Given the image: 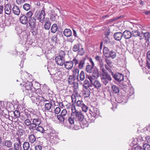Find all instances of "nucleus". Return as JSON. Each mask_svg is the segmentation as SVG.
<instances>
[{
  "mask_svg": "<svg viewBox=\"0 0 150 150\" xmlns=\"http://www.w3.org/2000/svg\"><path fill=\"white\" fill-rule=\"evenodd\" d=\"M73 104L71 107L72 111L71 117L68 118V122L71 124L74 123V120L80 122H82L83 121L84 117L81 111H78L76 110L75 105Z\"/></svg>",
  "mask_w": 150,
  "mask_h": 150,
  "instance_id": "1",
  "label": "nucleus"
},
{
  "mask_svg": "<svg viewBox=\"0 0 150 150\" xmlns=\"http://www.w3.org/2000/svg\"><path fill=\"white\" fill-rule=\"evenodd\" d=\"M33 15V12L31 11H28L25 15L21 14L19 18L20 23L23 24H26L28 23V18H31Z\"/></svg>",
  "mask_w": 150,
  "mask_h": 150,
  "instance_id": "2",
  "label": "nucleus"
},
{
  "mask_svg": "<svg viewBox=\"0 0 150 150\" xmlns=\"http://www.w3.org/2000/svg\"><path fill=\"white\" fill-rule=\"evenodd\" d=\"M45 9L44 8V6H43L41 11H36L34 15L36 19L39 20L41 23H43L44 21Z\"/></svg>",
  "mask_w": 150,
  "mask_h": 150,
  "instance_id": "3",
  "label": "nucleus"
},
{
  "mask_svg": "<svg viewBox=\"0 0 150 150\" xmlns=\"http://www.w3.org/2000/svg\"><path fill=\"white\" fill-rule=\"evenodd\" d=\"M69 115L66 110L63 109L59 115H57V118L60 121L64 122L65 120H68V118H70Z\"/></svg>",
  "mask_w": 150,
  "mask_h": 150,
  "instance_id": "4",
  "label": "nucleus"
},
{
  "mask_svg": "<svg viewBox=\"0 0 150 150\" xmlns=\"http://www.w3.org/2000/svg\"><path fill=\"white\" fill-rule=\"evenodd\" d=\"M88 78L91 84L95 88L98 89L100 88L101 87L102 84L100 81L97 80L93 79L91 76L89 75L88 76Z\"/></svg>",
  "mask_w": 150,
  "mask_h": 150,
  "instance_id": "5",
  "label": "nucleus"
},
{
  "mask_svg": "<svg viewBox=\"0 0 150 150\" xmlns=\"http://www.w3.org/2000/svg\"><path fill=\"white\" fill-rule=\"evenodd\" d=\"M100 77L102 82L105 86L112 79L111 76L108 74L100 75Z\"/></svg>",
  "mask_w": 150,
  "mask_h": 150,
  "instance_id": "6",
  "label": "nucleus"
},
{
  "mask_svg": "<svg viewBox=\"0 0 150 150\" xmlns=\"http://www.w3.org/2000/svg\"><path fill=\"white\" fill-rule=\"evenodd\" d=\"M112 75L114 79L119 83L121 82L124 80V76L122 73L117 72L114 74L112 72Z\"/></svg>",
  "mask_w": 150,
  "mask_h": 150,
  "instance_id": "7",
  "label": "nucleus"
},
{
  "mask_svg": "<svg viewBox=\"0 0 150 150\" xmlns=\"http://www.w3.org/2000/svg\"><path fill=\"white\" fill-rule=\"evenodd\" d=\"M90 113L91 116L94 117H98L99 115L100 112L99 110L96 108H95L92 105L89 109Z\"/></svg>",
  "mask_w": 150,
  "mask_h": 150,
  "instance_id": "8",
  "label": "nucleus"
},
{
  "mask_svg": "<svg viewBox=\"0 0 150 150\" xmlns=\"http://www.w3.org/2000/svg\"><path fill=\"white\" fill-rule=\"evenodd\" d=\"M50 19L51 21L56 22L59 18V16L55 13L54 11L52 10L50 14Z\"/></svg>",
  "mask_w": 150,
  "mask_h": 150,
  "instance_id": "9",
  "label": "nucleus"
},
{
  "mask_svg": "<svg viewBox=\"0 0 150 150\" xmlns=\"http://www.w3.org/2000/svg\"><path fill=\"white\" fill-rule=\"evenodd\" d=\"M65 59L57 56L55 58V61L57 64L59 65L63 66L65 62Z\"/></svg>",
  "mask_w": 150,
  "mask_h": 150,
  "instance_id": "10",
  "label": "nucleus"
},
{
  "mask_svg": "<svg viewBox=\"0 0 150 150\" xmlns=\"http://www.w3.org/2000/svg\"><path fill=\"white\" fill-rule=\"evenodd\" d=\"M12 6L10 4H7L5 6L4 11L5 14L10 15L11 12Z\"/></svg>",
  "mask_w": 150,
  "mask_h": 150,
  "instance_id": "11",
  "label": "nucleus"
},
{
  "mask_svg": "<svg viewBox=\"0 0 150 150\" xmlns=\"http://www.w3.org/2000/svg\"><path fill=\"white\" fill-rule=\"evenodd\" d=\"M36 20L33 17L29 18L28 22L31 28H35L36 25Z\"/></svg>",
  "mask_w": 150,
  "mask_h": 150,
  "instance_id": "12",
  "label": "nucleus"
},
{
  "mask_svg": "<svg viewBox=\"0 0 150 150\" xmlns=\"http://www.w3.org/2000/svg\"><path fill=\"white\" fill-rule=\"evenodd\" d=\"M79 96V95L77 89H74L73 91V94L71 96L72 103H75L76 102V96Z\"/></svg>",
  "mask_w": 150,
  "mask_h": 150,
  "instance_id": "13",
  "label": "nucleus"
},
{
  "mask_svg": "<svg viewBox=\"0 0 150 150\" xmlns=\"http://www.w3.org/2000/svg\"><path fill=\"white\" fill-rule=\"evenodd\" d=\"M123 36V33L121 32H116L113 35L114 39L119 41H120L122 39Z\"/></svg>",
  "mask_w": 150,
  "mask_h": 150,
  "instance_id": "14",
  "label": "nucleus"
},
{
  "mask_svg": "<svg viewBox=\"0 0 150 150\" xmlns=\"http://www.w3.org/2000/svg\"><path fill=\"white\" fill-rule=\"evenodd\" d=\"M52 142L54 144H56L58 143L59 139L58 135L57 134H54L53 136L50 137Z\"/></svg>",
  "mask_w": 150,
  "mask_h": 150,
  "instance_id": "15",
  "label": "nucleus"
},
{
  "mask_svg": "<svg viewBox=\"0 0 150 150\" xmlns=\"http://www.w3.org/2000/svg\"><path fill=\"white\" fill-rule=\"evenodd\" d=\"M64 64L65 68L68 70L71 69L73 67L71 61H65Z\"/></svg>",
  "mask_w": 150,
  "mask_h": 150,
  "instance_id": "16",
  "label": "nucleus"
},
{
  "mask_svg": "<svg viewBox=\"0 0 150 150\" xmlns=\"http://www.w3.org/2000/svg\"><path fill=\"white\" fill-rule=\"evenodd\" d=\"M98 69L96 67H95L94 69L91 72L92 74V76L95 78H98L99 76V73Z\"/></svg>",
  "mask_w": 150,
  "mask_h": 150,
  "instance_id": "17",
  "label": "nucleus"
},
{
  "mask_svg": "<svg viewBox=\"0 0 150 150\" xmlns=\"http://www.w3.org/2000/svg\"><path fill=\"white\" fill-rule=\"evenodd\" d=\"M132 35L134 37H138L140 40L142 37V32L139 31L138 30H133L132 31Z\"/></svg>",
  "mask_w": 150,
  "mask_h": 150,
  "instance_id": "18",
  "label": "nucleus"
},
{
  "mask_svg": "<svg viewBox=\"0 0 150 150\" xmlns=\"http://www.w3.org/2000/svg\"><path fill=\"white\" fill-rule=\"evenodd\" d=\"M144 38L146 40L149 41L150 39V33L149 32H146L144 33H142V37L140 40H142Z\"/></svg>",
  "mask_w": 150,
  "mask_h": 150,
  "instance_id": "19",
  "label": "nucleus"
},
{
  "mask_svg": "<svg viewBox=\"0 0 150 150\" xmlns=\"http://www.w3.org/2000/svg\"><path fill=\"white\" fill-rule=\"evenodd\" d=\"M123 35L126 39H129L132 36V33L127 30H125L123 32Z\"/></svg>",
  "mask_w": 150,
  "mask_h": 150,
  "instance_id": "20",
  "label": "nucleus"
},
{
  "mask_svg": "<svg viewBox=\"0 0 150 150\" xmlns=\"http://www.w3.org/2000/svg\"><path fill=\"white\" fill-rule=\"evenodd\" d=\"M41 89L43 93H46L47 94H49V91H50L49 88L48 87L44 84L41 86Z\"/></svg>",
  "mask_w": 150,
  "mask_h": 150,
  "instance_id": "21",
  "label": "nucleus"
},
{
  "mask_svg": "<svg viewBox=\"0 0 150 150\" xmlns=\"http://www.w3.org/2000/svg\"><path fill=\"white\" fill-rule=\"evenodd\" d=\"M12 11L14 14L19 15L20 13V11L18 6L14 5L12 8Z\"/></svg>",
  "mask_w": 150,
  "mask_h": 150,
  "instance_id": "22",
  "label": "nucleus"
},
{
  "mask_svg": "<svg viewBox=\"0 0 150 150\" xmlns=\"http://www.w3.org/2000/svg\"><path fill=\"white\" fill-rule=\"evenodd\" d=\"M73 73V76H74L75 78L76 79H77L79 81V70L77 68H76L72 71Z\"/></svg>",
  "mask_w": 150,
  "mask_h": 150,
  "instance_id": "23",
  "label": "nucleus"
},
{
  "mask_svg": "<svg viewBox=\"0 0 150 150\" xmlns=\"http://www.w3.org/2000/svg\"><path fill=\"white\" fill-rule=\"evenodd\" d=\"M111 89L112 91V93L115 94H117L120 92V89L119 88L115 85L112 84L111 86Z\"/></svg>",
  "mask_w": 150,
  "mask_h": 150,
  "instance_id": "24",
  "label": "nucleus"
},
{
  "mask_svg": "<svg viewBox=\"0 0 150 150\" xmlns=\"http://www.w3.org/2000/svg\"><path fill=\"white\" fill-rule=\"evenodd\" d=\"M64 35L67 37H70L72 35V32L69 29H65L63 32Z\"/></svg>",
  "mask_w": 150,
  "mask_h": 150,
  "instance_id": "25",
  "label": "nucleus"
},
{
  "mask_svg": "<svg viewBox=\"0 0 150 150\" xmlns=\"http://www.w3.org/2000/svg\"><path fill=\"white\" fill-rule=\"evenodd\" d=\"M95 66L91 65L88 64L86 65V71L88 72L89 73H91V72L95 68Z\"/></svg>",
  "mask_w": 150,
  "mask_h": 150,
  "instance_id": "26",
  "label": "nucleus"
},
{
  "mask_svg": "<svg viewBox=\"0 0 150 150\" xmlns=\"http://www.w3.org/2000/svg\"><path fill=\"white\" fill-rule=\"evenodd\" d=\"M28 140L29 142L31 143H33L36 140V138L34 134H32L28 136Z\"/></svg>",
  "mask_w": 150,
  "mask_h": 150,
  "instance_id": "27",
  "label": "nucleus"
},
{
  "mask_svg": "<svg viewBox=\"0 0 150 150\" xmlns=\"http://www.w3.org/2000/svg\"><path fill=\"white\" fill-rule=\"evenodd\" d=\"M86 60L85 57L82 58V59L80 60L79 62V65L78 67L80 69H82L84 66L85 64V61Z\"/></svg>",
  "mask_w": 150,
  "mask_h": 150,
  "instance_id": "28",
  "label": "nucleus"
},
{
  "mask_svg": "<svg viewBox=\"0 0 150 150\" xmlns=\"http://www.w3.org/2000/svg\"><path fill=\"white\" fill-rule=\"evenodd\" d=\"M50 132H54V129L52 128V127L49 126H46V127L45 128V133L47 134L48 135L49 133H50Z\"/></svg>",
  "mask_w": 150,
  "mask_h": 150,
  "instance_id": "29",
  "label": "nucleus"
},
{
  "mask_svg": "<svg viewBox=\"0 0 150 150\" xmlns=\"http://www.w3.org/2000/svg\"><path fill=\"white\" fill-rule=\"evenodd\" d=\"M90 94V91L88 88H85V89H83V94L84 97H88L89 96Z\"/></svg>",
  "mask_w": 150,
  "mask_h": 150,
  "instance_id": "30",
  "label": "nucleus"
},
{
  "mask_svg": "<svg viewBox=\"0 0 150 150\" xmlns=\"http://www.w3.org/2000/svg\"><path fill=\"white\" fill-rule=\"evenodd\" d=\"M75 79H76L75 78L74 76L72 75L69 76L68 79L69 84L70 85L73 84L74 83Z\"/></svg>",
  "mask_w": 150,
  "mask_h": 150,
  "instance_id": "31",
  "label": "nucleus"
},
{
  "mask_svg": "<svg viewBox=\"0 0 150 150\" xmlns=\"http://www.w3.org/2000/svg\"><path fill=\"white\" fill-rule=\"evenodd\" d=\"M51 26V23L50 21L49 20H47L44 25V28L45 30H48L50 28Z\"/></svg>",
  "mask_w": 150,
  "mask_h": 150,
  "instance_id": "32",
  "label": "nucleus"
},
{
  "mask_svg": "<svg viewBox=\"0 0 150 150\" xmlns=\"http://www.w3.org/2000/svg\"><path fill=\"white\" fill-rule=\"evenodd\" d=\"M23 86L25 87L26 90H30L31 88V86H33L32 83L31 82L27 81L25 83L23 84Z\"/></svg>",
  "mask_w": 150,
  "mask_h": 150,
  "instance_id": "33",
  "label": "nucleus"
},
{
  "mask_svg": "<svg viewBox=\"0 0 150 150\" xmlns=\"http://www.w3.org/2000/svg\"><path fill=\"white\" fill-rule=\"evenodd\" d=\"M76 105L77 106L81 107L83 111L86 112L87 111L88 107L85 105L84 104H76Z\"/></svg>",
  "mask_w": 150,
  "mask_h": 150,
  "instance_id": "34",
  "label": "nucleus"
},
{
  "mask_svg": "<svg viewBox=\"0 0 150 150\" xmlns=\"http://www.w3.org/2000/svg\"><path fill=\"white\" fill-rule=\"evenodd\" d=\"M86 76V79L84 81L83 86L85 88H88L90 86V83L88 80L87 79H88V76Z\"/></svg>",
  "mask_w": 150,
  "mask_h": 150,
  "instance_id": "35",
  "label": "nucleus"
},
{
  "mask_svg": "<svg viewBox=\"0 0 150 150\" xmlns=\"http://www.w3.org/2000/svg\"><path fill=\"white\" fill-rule=\"evenodd\" d=\"M95 59L96 61L98 62L99 65H102L103 63L102 59L101 57L97 55L95 57Z\"/></svg>",
  "mask_w": 150,
  "mask_h": 150,
  "instance_id": "36",
  "label": "nucleus"
},
{
  "mask_svg": "<svg viewBox=\"0 0 150 150\" xmlns=\"http://www.w3.org/2000/svg\"><path fill=\"white\" fill-rule=\"evenodd\" d=\"M109 57H110L112 59L115 58L116 56V54L115 52L112 50L109 52Z\"/></svg>",
  "mask_w": 150,
  "mask_h": 150,
  "instance_id": "37",
  "label": "nucleus"
},
{
  "mask_svg": "<svg viewBox=\"0 0 150 150\" xmlns=\"http://www.w3.org/2000/svg\"><path fill=\"white\" fill-rule=\"evenodd\" d=\"M81 44H76L74 45L72 47V50L74 52H77L80 49Z\"/></svg>",
  "mask_w": 150,
  "mask_h": 150,
  "instance_id": "38",
  "label": "nucleus"
},
{
  "mask_svg": "<svg viewBox=\"0 0 150 150\" xmlns=\"http://www.w3.org/2000/svg\"><path fill=\"white\" fill-rule=\"evenodd\" d=\"M66 52L64 51L60 50L59 53V55L57 56L65 59Z\"/></svg>",
  "mask_w": 150,
  "mask_h": 150,
  "instance_id": "39",
  "label": "nucleus"
},
{
  "mask_svg": "<svg viewBox=\"0 0 150 150\" xmlns=\"http://www.w3.org/2000/svg\"><path fill=\"white\" fill-rule=\"evenodd\" d=\"M30 147L29 143L28 142H25L23 144V148L24 150H28Z\"/></svg>",
  "mask_w": 150,
  "mask_h": 150,
  "instance_id": "40",
  "label": "nucleus"
},
{
  "mask_svg": "<svg viewBox=\"0 0 150 150\" xmlns=\"http://www.w3.org/2000/svg\"><path fill=\"white\" fill-rule=\"evenodd\" d=\"M57 25L56 23L54 24L51 28V32L53 33H55L57 29Z\"/></svg>",
  "mask_w": 150,
  "mask_h": 150,
  "instance_id": "41",
  "label": "nucleus"
},
{
  "mask_svg": "<svg viewBox=\"0 0 150 150\" xmlns=\"http://www.w3.org/2000/svg\"><path fill=\"white\" fill-rule=\"evenodd\" d=\"M144 130L146 134L150 135V124L146 126V127L144 128Z\"/></svg>",
  "mask_w": 150,
  "mask_h": 150,
  "instance_id": "42",
  "label": "nucleus"
},
{
  "mask_svg": "<svg viewBox=\"0 0 150 150\" xmlns=\"http://www.w3.org/2000/svg\"><path fill=\"white\" fill-rule=\"evenodd\" d=\"M12 143L10 140H6L4 142V145L7 147L9 148L12 147Z\"/></svg>",
  "mask_w": 150,
  "mask_h": 150,
  "instance_id": "43",
  "label": "nucleus"
},
{
  "mask_svg": "<svg viewBox=\"0 0 150 150\" xmlns=\"http://www.w3.org/2000/svg\"><path fill=\"white\" fill-rule=\"evenodd\" d=\"M109 49L107 47H104L103 50V53L105 56L106 57H109Z\"/></svg>",
  "mask_w": 150,
  "mask_h": 150,
  "instance_id": "44",
  "label": "nucleus"
},
{
  "mask_svg": "<svg viewBox=\"0 0 150 150\" xmlns=\"http://www.w3.org/2000/svg\"><path fill=\"white\" fill-rule=\"evenodd\" d=\"M24 104H18L17 108L19 110L24 111L25 110Z\"/></svg>",
  "mask_w": 150,
  "mask_h": 150,
  "instance_id": "45",
  "label": "nucleus"
},
{
  "mask_svg": "<svg viewBox=\"0 0 150 150\" xmlns=\"http://www.w3.org/2000/svg\"><path fill=\"white\" fill-rule=\"evenodd\" d=\"M33 122L37 126H39L41 123L40 120L38 118L34 119Z\"/></svg>",
  "mask_w": 150,
  "mask_h": 150,
  "instance_id": "46",
  "label": "nucleus"
},
{
  "mask_svg": "<svg viewBox=\"0 0 150 150\" xmlns=\"http://www.w3.org/2000/svg\"><path fill=\"white\" fill-rule=\"evenodd\" d=\"M21 144L18 143L17 142H16L14 144V148L15 150H19L21 146Z\"/></svg>",
  "mask_w": 150,
  "mask_h": 150,
  "instance_id": "47",
  "label": "nucleus"
},
{
  "mask_svg": "<svg viewBox=\"0 0 150 150\" xmlns=\"http://www.w3.org/2000/svg\"><path fill=\"white\" fill-rule=\"evenodd\" d=\"M80 79L81 81H83L85 79V74L84 72L82 71H81L79 74Z\"/></svg>",
  "mask_w": 150,
  "mask_h": 150,
  "instance_id": "48",
  "label": "nucleus"
},
{
  "mask_svg": "<svg viewBox=\"0 0 150 150\" xmlns=\"http://www.w3.org/2000/svg\"><path fill=\"white\" fill-rule=\"evenodd\" d=\"M78 51V54L81 56H82L84 55L85 53L84 48L82 47L80 48Z\"/></svg>",
  "mask_w": 150,
  "mask_h": 150,
  "instance_id": "49",
  "label": "nucleus"
},
{
  "mask_svg": "<svg viewBox=\"0 0 150 150\" xmlns=\"http://www.w3.org/2000/svg\"><path fill=\"white\" fill-rule=\"evenodd\" d=\"M36 130L39 131L42 133L45 132V128H43L41 126H38L36 129Z\"/></svg>",
  "mask_w": 150,
  "mask_h": 150,
  "instance_id": "50",
  "label": "nucleus"
},
{
  "mask_svg": "<svg viewBox=\"0 0 150 150\" xmlns=\"http://www.w3.org/2000/svg\"><path fill=\"white\" fill-rule=\"evenodd\" d=\"M30 8V5L28 4H25L23 6V8L25 11L29 10Z\"/></svg>",
  "mask_w": 150,
  "mask_h": 150,
  "instance_id": "51",
  "label": "nucleus"
},
{
  "mask_svg": "<svg viewBox=\"0 0 150 150\" xmlns=\"http://www.w3.org/2000/svg\"><path fill=\"white\" fill-rule=\"evenodd\" d=\"M12 112L14 115V117H14L17 118H18L20 116V113L18 110H16Z\"/></svg>",
  "mask_w": 150,
  "mask_h": 150,
  "instance_id": "52",
  "label": "nucleus"
},
{
  "mask_svg": "<svg viewBox=\"0 0 150 150\" xmlns=\"http://www.w3.org/2000/svg\"><path fill=\"white\" fill-rule=\"evenodd\" d=\"M100 69L102 71V73L100 74V75H103L105 74H108V73L106 71L105 69L104 68L103 64L102 65H100Z\"/></svg>",
  "mask_w": 150,
  "mask_h": 150,
  "instance_id": "53",
  "label": "nucleus"
},
{
  "mask_svg": "<svg viewBox=\"0 0 150 150\" xmlns=\"http://www.w3.org/2000/svg\"><path fill=\"white\" fill-rule=\"evenodd\" d=\"M37 126L35 124H34L33 122L31 123V125L29 126V129L30 130H36V128Z\"/></svg>",
  "mask_w": 150,
  "mask_h": 150,
  "instance_id": "54",
  "label": "nucleus"
},
{
  "mask_svg": "<svg viewBox=\"0 0 150 150\" xmlns=\"http://www.w3.org/2000/svg\"><path fill=\"white\" fill-rule=\"evenodd\" d=\"M144 150H150V145L149 144L145 143L143 145Z\"/></svg>",
  "mask_w": 150,
  "mask_h": 150,
  "instance_id": "55",
  "label": "nucleus"
},
{
  "mask_svg": "<svg viewBox=\"0 0 150 150\" xmlns=\"http://www.w3.org/2000/svg\"><path fill=\"white\" fill-rule=\"evenodd\" d=\"M134 88L132 87L128 91V95L131 96L134 94Z\"/></svg>",
  "mask_w": 150,
  "mask_h": 150,
  "instance_id": "56",
  "label": "nucleus"
},
{
  "mask_svg": "<svg viewBox=\"0 0 150 150\" xmlns=\"http://www.w3.org/2000/svg\"><path fill=\"white\" fill-rule=\"evenodd\" d=\"M71 61V62L73 66L74 64L75 66H76L77 64H79L78 60L75 57H74L73 60L72 61Z\"/></svg>",
  "mask_w": 150,
  "mask_h": 150,
  "instance_id": "57",
  "label": "nucleus"
},
{
  "mask_svg": "<svg viewBox=\"0 0 150 150\" xmlns=\"http://www.w3.org/2000/svg\"><path fill=\"white\" fill-rule=\"evenodd\" d=\"M85 57L86 60H87L90 62L91 65L95 66V64L91 58L89 57L87 55H86Z\"/></svg>",
  "mask_w": 150,
  "mask_h": 150,
  "instance_id": "58",
  "label": "nucleus"
},
{
  "mask_svg": "<svg viewBox=\"0 0 150 150\" xmlns=\"http://www.w3.org/2000/svg\"><path fill=\"white\" fill-rule=\"evenodd\" d=\"M57 37L56 35H54L52 37L51 40L53 42L56 43L57 42Z\"/></svg>",
  "mask_w": 150,
  "mask_h": 150,
  "instance_id": "59",
  "label": "nucleus"
},
{
  "mask_svg": "<svg viewBox=\"0 0 150 150\" xmlns=\"http://www.w3.org/2000/svg\"><path fill=\"white\" fill-rule=\"evenodd\" d=\"M52 107V104H45V110H49Z\"/></svg>",
  "mask_w": 150,
  "mask_h": 150,
  "instance_id": "60",
  "label": "nucleus"
},
{
  "mask_svg": "<svg viewBox=\"0 0 150 150\" xmlns=\"http://www.w3.org/2000/svg\"><path fill=\"white\" fill-rule=\"evenodd\" d=\"M24 123L27 126H29L31 125V122L29 120L26 119L25 120Z\"/></svg>",
  "mask_w": 150,
  "mask_h": 150,
  "instance_id": "61",
  "label": "nucleus"
},
{
  "mask_svg": "<svg viewBox=\"0 0 150 150\" xmlns=\"http://www.w3.org/2000/svg\"><path fill=\"white\" fill-rule=\"evenodd\" d=\"M36 92L37 94H39V95H42V93H43L42 90L40 88H37L36 90Z\"/></svg>",
  "mask_w": 150,
  "mask_h": 150,
  "instance_id": "62",
  "label": "nucleus"
},
{
  "mask_svg": "<svg viewBox=\"0 0 150 150\" xmlns=\"http://www.w3.org/2000/svg\"><path fill=\"white\" fill-rule=\"evenodd\" d=\"M42 147L41 145L39 144L36 145L35 146V150H42Z\"/></svg>",
  "mask_w": 150,
  "mask_h": 150,
  "instance_id": "63",
  "label": "nucleus"
},
{
  "mask_svg": "<svg viewBox=\"0 0 150 150\" xmlns=\"http://www.w3.org/2000/svg\"><path fill=\"white\" fill-rule=\"evenodd\" d=\"M39 99L40 100V102H39V103H40V102H42L43 101V102H49L48 100L46 99L45 98H43V97H40L39 98Z\"/></svg>",
  "mask_w": 150,
  "mask_h": 150,
  "instance_id": "64",
  "label": "nucleus"
}]
</instances>
